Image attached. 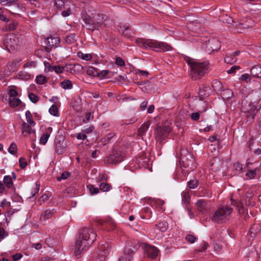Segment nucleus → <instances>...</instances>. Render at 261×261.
<instances>
[{
  "label": "nucleus",
  "mask_w": 261,
  "mask_h": 261,
  "mask_svg": "<svg viewBox=\"0 0 261 261\" xmlns=\"http://www.w3.org/2000/svg\"><path fill=\"white\" fill-rule=\"evenodd\" d=\"M188 186L190 189H195L198 186V181L194 178L188 181Z\"/></svg>",
  "instance_id": "obj_42"
},
{
  "label": "nucleus",
  "mask_w": 261,
  "mask_h": 261,
  "mask_svg": "<svg viewBox=\"0 0 261 261\" xmlns=\"http://www.w3.org/2000/svg\"><path fill=\"white\" fill-rule=\"evenodd\" d=\"M5 45L9 50L15 49L19 44V39L18 37L13 34L7 35L4 41Z\"/></svg>",
  "instance_id": "obj_8"
},
{
  "label": "nucleus",
  "mask_w": 261,
  "mask_h": 261,
  "mask_svg": "<svg viewBox=\"0 0 261 261\" xmlns=\"http://www.w3.org/2000/svg\"><path fill=\"white\" fill-rule=\"evenodd\" d=\"M241 111L246 113V117L248 121H252L257 113L256 107L247 99L242 100Z\"/></svg>",
  "instance_id": "obj_6"
},
{
  "label": "nucleus",
  "mask_w": 261,
  "mask_h": 261,
  "mask_svg": "<svg viewBox=\"0 0 261 261\" xmlns=\"http://www.w3.org/2000/svg\"><path fill=\"white\" fill-rule=\"evenodd\" d=\"M36 83L39 85H42L47 82V78L42 75H39L36 78Z\"/></svg>",
  "instance_id": "obj_33"
},
{
  "label": "nucleus",
  "mask_w": 261,
  "mask_h": 261,
  "mask_svg": "<svg viewBox=\"0 0 261 261\" xmlns=\"http://www.w3.org/2000/svg\"><path fill=\"white\" fill-rule=\"evenodd\" d=\"M233 167L235 169L238 170L239 172H242V166L240 163L238 162L235 163L233 164Z\"/></svg>",
  "instance_id": "obj_63"
},
{
  "label": "nucleus",
  "mask_w": 261,
  "mask_h": 261,
  "mask_svg": "<svg viewBox=\"0 0 261 261\" xmlns=\"http://www.w3.org/2000/svg\"><path fill=\"white\" fill-rule=\"evenodd\" d=\"M221 95L223 99H227L233 96V92L231 90L227 89L223 90Z\"/></svg>",
  "instance_id": "obj_26"
},
{
  "label": "nucleus",
  "mask_w": 261,
  "mask_h": 261,
  "mask_svg": "<svg viewBox=\"0 0 261 261\" xmlns=\"http://www.w3.org/2000/svg\"><path fill=\"white\" fill-rule=\"evenodd\" d=\"M39 189H40V184H39L38 183V182H37L36 183L35 188L34 189V190L32 192V194H33L32 196H34L35 195L37 194L39 191Z\"/></svg>",
  "instance_id": "obj_61"
},
{
  "label": "nucleus",
  "mask_w": 261,
  "mask_h": 261,
  "mask_svg": "<svg viewBox=\"0 0 261 261\" xmlns=\"http://www.w3.org/2000/svg\"><path fill=\"white\" fill-rule=\"evenodd\" d=\"M136 74H140L141 75L144 76H147L149 74V73L147 71L142 70L140 69H136L135 70Z\"/></svg>",
  "instance_id": "obj_52"
},
{
  "label": "nucleus",
  "mask_w": 261,
  "mask_h": 261,
  "mask_svg": "<svg viewBox=\"0 0 261 261\" xmlns=\"http://www.w3.org/2000/svg\"><path fill=\"white\" fill-rule=\"evenodd\" d=\"M17 25V23L16 22H13L9 24L8 30L9 31L14 30Z\"/></svg>",
  "instance_id": "obj_57"
},
{
  "label": "nucleus",
  "mask_w": 261,
  "mask_h": 261,
  "mask_svg": "<svg viewBox=\"0 0 261 261\" xmlns=\"http://www.w3.org/2000/svg\"><path fill=\"white\" fill-rule=\"evenodd\" d=\"M250 73L254 77H261V67L258 65L253 67L250 70Z\"/></svg>",
  "instance_id": "obj_17"
},
{
  "label": "nucleus",
  "mask_w": 261,
  "mask_h": 261,
  "mask_svg": "<svg viewBox=\"0 0 261 261\" xmlns=\"http://www.w3.org/2000/svg\"><path fill=\"white\" fill-rule=\"evenodd\" d=\"M187 63L190 67V76L194 80L200 79L208 72L210 65L207 61L200 62L194 59H189L187 60Z\"/></svg>",
  "instance_id": "obj_2"
},
{
  "label": "nucleus",
  "mask_w": 261,
  "mask_h": 261,
  "mask_svg": "<svg viewBox=\"0 0 261 261\" xmlns=\"http://www.w3.org/2000/svg\"><path fill=\"white\" fill-rule=\"evenodd\" d=\"M165 130L161 127L156 130V138L158 140L162 141L164 139Z\"/></svg>",
  "instance_id": "obj_29"
},
{
  "label": "nucleus",
  "mask_w": 261,
  "mask_h": 261,
  "mask_svg": "<svg viewBox=\"0 0 261 261\" xmlns=\"http://www.w3.org/2000/svg\"><path fill=\"white\" fill-rule=\"evenodd\" d=\"M257 169H255L254 170H249L246 173V175L248 176L250 179L253 178L255 177L256 174Z\"/></svg>",
  "instance_id": "obj_46"
},
{
  "label": "nucleus",
  "mask_w": 261,
  "mask_h": 261,
  "mask_svg": "<svg viewBox=\"0 0 261 261\" xmlns=\"http://www.w3.org/2000/svg\"><path fill=\"white\" fill-rule=\"evenodd\" d=\"M205 89L206 87H203L202 89L200 88L199 95L201 99H203L204 97L206 96V94L205 93Z\"/></svg>",
  "instance_id": "obj_49"
},
{
  "label": "nucleus",
  "mask_w": 261,
  "mask_h": 261,
  "mask_svg": "<svg viewBox=\"0 0 261 261\" xmlns=\"http://www.w3.org/2000/svg\"><path fill=\"white\" fill-rule=\"evenodd\" d=\"M182 201L186 203H189L190 200V196L188 192H184L181 193Z\"/></svg>",
  "instance_id": "obj_40"
},
{
  "label": "nucleus",
  "mask_w": 261,
  "mask_h": 261,
  "mask_svg": "<svg viewBox=\"0 0 261 261\" xmlns=\"http://www.w3.org/2000/svg\"><path fill=\"white\" fill-rule=\"evenodd\" d=\"M115 63L119 67H123L125 65L124 61L121 57L116 58Z\"/></svg>",
  "instance_id": "obj_44"
},
{
  "label": "nucleus",
  "mask_w": 261,
  "mask_h": 261,
  "mask_svg": "<svg viewBox=\"0 0 261 261\" xmlns=\"http://www.w3.org/2000/svg\"><path fill=\"white\" fill-rule=\"evenodd\" d=\"M87 73L88 75L94 77L99 75V72L97 69L92 66H90L88 67L87 70Z\"/></svg>",
  "instance_id": "obj_30"
},
{
  "label": "nucleus",
  "mask_w": 261,
  "mask_h": 261,
  "mask_svg": "<svg viewBox=\"0 0 261 261\" xmlns=\"http://www.w3.org/2000/svg\"><path fill=\"white\" fill-rule=\"evenodd\" d=\"M156 227L161 231L164 232L167 229L168 224L165 221L161 222L156 225Z\"/></svg>",
  "instance_id": "obj_31"
},
{
  "label": "nucleus",
  "mask_w": 261,
  "mask_h": 261,
  "mask_svg": "<svg viewBox=\"0 0 261 261\" xmlns=\"http://www.w3.org/2000/svg\"><path fill=\"white\" fill-rule=\"evenodd\" d=\"M9 104L11 107H16L18 106L21 103V100L16 97L9 98Z\"/></svg>",
  "instance_id": "obj_27"
},
{
  "label": "nucleus",
  "mask_w": 261,
  "mask_h": 261,
  "mask_svg": "<svg viewBox=\"0 0 261 261\" xmlns=\"http://www.w3.org/2000/svg\"><path fill=\"white\" fill-rule=\"evenodd\" d=\"M140 247H142V248L145 250V251L148 255L151 258H155L158 254V250L154 246L140 243L138 247L135 246L134 248L137 249Z\"/></svg>",
  "instance_id": "obj_11"
},
{
  "label": "nucleus",
  "mask_w": 261,
  "mask_h": 261,
  "mask_svg": "<svg viewBox=\"0 0 261 261\" xmlns=\"http://www.w3.org/2000/svg\"><path fill=\"white\" fill-rule=\"evenodd\" d=\"M65 67L60 65L58 66H50L48 68V70L50 71H55L56 73L59 74L63 73L64 71Z\"/></svg>",
  "instance_id": "obj_24"
},
{
  "label": "nucleus",
  "mask_w": 261,
  "mask_h": 261,
  "mask_svg": "<svg viewBox=\"0 0 261 261\" xmlns=\"http://www.w3.org/2000/svg\"><path fill=\"white\" fill-rule=\"evenodd\" d=\"M133 34L132 30L129 29L128 27L124 28V29L122 32V34L123 36L127 37L130 38Z\"/></svg>",
  "instance_id": "obj_37"
},
{
  "label": "nucleus",
  "mask_w": 261,
  "mask_h": 261,
  "mask_svg": "<svg viewBox=\"0 0 261 261\" xmlns=\"http://www.w3.org/2000/svg\"><path fill=\"white\" fill-rule=\"evenodd\" d=\"M8 152L13 155L15 154L17 151V147L15 143H12L8 148Z\"/></svg>",
  "instance_id": "obj_32"
},
{
  "label": "nucleus",
  "mask_w": 261,
  "mask_h": 261,
  "mask_svg": "<svg viewBox=\"0 0 261 261\" xmlns=\"http://www.w3.org/2000/svg\"><path fill=\"white\" fill-rule=\"evenodd\" d=\"M53 215V210H47L41 214L40 217V220L41 221H44L49 218H51Z\"/></svg>",
  "instance_id": "obj_20"
},
{
  "label": "nucleus",
  "mask_w": 261,
  "mask_h": 261,
  "mask_svg": "<svg viewBox=\"0 0 261 261\" xmlns=\"http://www.w3.org/2000/svg\"><path fill=\"white\" fill-rule=\"evenodd\" d=\"M25 118H26V123H28V124L30 125H32L35 126L36 125V122L33 120L32 114L31 112L29 110L25 112Z\"/></svg>",
  "instance_id": "obj_22"
},
{
  "label": "nucleus",
  "mask_w": 261,
  "mask_h": 261,
  "mask_svg": "<svg viewBox=\"0 0 261 261\" xmlns=\"http://www.w3.org/2000/svg\"><path fill=\"white\" fill-rule=\"evenodd\" d=\"M254 23L251 19L247 18L244 22L240 23L239 24V28H250L253 27Z\"/></svg>",
  "instance_id": "obj_21"
},
{
  "label": "nucleus",
  "mask_w": 261,
  "mask_h": 261,
  "mask_svg": "<svg viewBox=\"0 0 261 261\" xmlns=\"http://www.w3.org/2000/svg\"><path fill=\"white\" fill-rule=\"evenodd\" d=\"M65 41L67 43L71 44L75 41V36L74 35H69L66 37Z\"/></svg>",
  "instance_id": "obj_48"
},
{
  "label": "nucleus",
  "mask_w": 261,
  "mask_h": 261,
  "mask_svg": "<svg viewBox=\"0 0 261 261\" xmlns=\"http://www.w3.org/2000/svg\"><path fill=\"white\" fill-rule=\"evenodd\" d=\"M18 78L26 81L31 78V75L25 71H20L18 74Z\"/></svg>",
  "instance_id": "obj_34"
},
{
  "label": "nucleus",
  "mask_w": 261,
  "mask_h": 261,
  "mask_svg": "<svg viewBox=\"0 0 261 261\" xmlns=\"http://www.w3.org/2000/svg\"><path fill=\"white\" fill-rule=\"evenodd\" d=\"M196 239V237L191 234H188L186 237V240L190 243H194Z\"/></svg>",
  "instance_id": "obj_43"
},
{
  "label": "nucleus",
  "mask_w": 261,
  "mask_h": 261,
  "mask_svg": "<svg viewBox=\"0 0 261 261\" xmlns=\"http://www.w3.org/2000/svg\"><path fill=\"white\" fill-rule=\"evenodd\" d=\"M78 56L82 59L86 61H89L92 59V56L90 54H84L83 53H79Z\"/></svg>",
  "instance_id": "obj_39"
},
{
  "label": "nucleus",
  "mask_w": 261,
  "mask_h": 261,
  "mask_svg": "<svg viewBox=\"0 0 261 261\" xmlns=\"http://www.w3.org/2000/svg\"><path fill=\"white\" fill-rule=\"evenodd\" d=\"M16 63L14 62H9L4 68V70L0 72V79H3L6 77L9 76L11 73L14 72L15 69Z\"/></svg>",
  "instance_id": "obj_12"
},
{
  "label": "nucleus",
  "mask_w": 261,
  "mask_h": 261,
  "mask_svg": "<svg viewBox=\"0 0 261 261\" xmlns=\"http://www.w3.org/2000/svg\"><path fill=\"white\" fill-rule=\"evenodd\" d=\"M240 80L247 82L248 81H250L249 75L247 73L241 75V76L240 78Z\"/></svg>",
  "instance_id": "obj_58"
},
{
  "label": "nucleus",
  "mask_w": 261,
  "mask_h": 261,
  "mask_svg": "<svg viewBox=\"0 0 261 261\" xmlns=\"http://www.w3.org/2000/svg\"><path fill=\"white\" fill-rule=\"evenodd\" d=\"M47 43L51 48L56 47L57 45L60 43V39L58 37H50L47 38Z\"/></svg>",
  "instance_id": "obj_15"
},
{
  "label": "nucleus",
  "mask_w": 261,
  "mask_h": 261,
  "mask_svg": "<svg viewBox=\"0 0 261 261\" xmlns=\"http://www.w3.org/2000/svg\"><path fill=\"white\" fill-rule=\"evenodd\" d=\"M100 189L103 192H108L111 188V185L106 182H101L99 186Z\"/></svg>",
  "instance_id": "obj_35"
},
{
  "label": "nucleus",
  "mask_w": 261,
  "mask_h": 261,
  "mask_svg": "<svg viewBox=\"0 0 261 261\" xmlns=\"http://www.w3.org/2000/svg\"><path fill=\"white\" fill-rule=\"evenodd\" d=\"M232 212V209L228 206H223L218 208L212 217L213 222L222 224L226 222Z\"/></svg>",
  "instance_id": "obj_5"
},
{
  "label": "nucleus",
  "mask_w": 261,
  "mask_h": 261,
  "mask_svg": "<svg viewBox=\"0 0 261 261\" xmlns=\"http://www.w3.org/2000/svg\"><path fill=\"white\" fill-rule=\"evenodd\" d=\"M76 138L79 140H85L87 138V136L84 133H79L77 136Z\"/></svg>",
  "instance_id": "obj_64"
},
{
  "label": "nucleus",
  "mask_w": 261,
  "mask_h": 261,
  "mask_svg": "<svg viewBox=\"0 0 261 261\" xmlns=\"http://www.w3.org/2000/svg\"><path fill=\"white\" fill-rule=\"evenodd\" d=\"M144 212L146 214L147 216L151 218L152 216V211L151 208L149 207H146L144 208Z\"/></svg>",
  "instance_id": "obj_54"
},
{
  "label": "nucleus",
  "mask_w": 261,
  "mask_h": 261,
  "mask_svg": "<svg viewBox=\"0 0 261 261\" xmlns=\"http://www.w3.org/2000/svg\"><path fill=\"white\" fill-rule=\"evenodd\" d=\"M111 246L108 243L105 245H101L100 247V250H101L102 255L106 256L108 255L111 251Z\"/></svg>",
  "instance_id": "obj_25"
},
{
  "label": "nucleus",
  "mask_w": 261,
  "mask_h": 261,
  "mask_svg": "<svg viewBox=\"0 0 261 261\" xmlns=\"http://www.w3.org/2000/svg\"><path fill=\"white\" fill-rule=\"evenodd\" d=\"M4 183L8 189L11 188L13 186L12 177L10 175H6L4 177Z\"/></svg>",
  "instance_id": "obj_23"
},
{
  "label": "nucleus",
  "mask_w": 261,
  "mask_h": 261,
  "mask_svg": "<svg viewBox=\"0 0 261 261\" xmlns=\"http://www.w3.org/2000/svg\"><path fill=\"white\" fill-rule=\"evenodd\" d=\"M3 6H11L9 11L13 14H17V12L24 10V7L18 0H0Z\"/></svg>",
  "instance_id": "obj_7"
},
{
  "label": "nucleus",
  "mask_w": 261,
  "mask_h": 261,
  "mask_svg": "<svg viewBox=\"0 0 261 261\" xmlns=\"http://www.w3.org/2000/svg\"><path fill=\"white\" fill-rule=\"evenodd\" d=\"M71 14V10L70 8L67 9V10H64L62 12V15L63 17H67L69 16Z\"/></svg>",
  "instance_id": "obj_59"
},
{
  "label": "nucleus",
  "mask_w": 261,
  "mask_h": 261,
  "mask_svg": "<svg viewBox=\"0 0 261 261\" xmlns=\"http://www.w3.org/2000/svg\"><path fill=\"white\" fill-rule=\"evenodd\" d=\"M139 163L141 165H144L145 164H147L149 162L148 158H145L143 159L142 158H140L138 160Z\"/></svg>",
  "instance_id": "obj_60"
},
{
  "label": "nucleus",
  "mask_w": 261,
  "mask_h": 261,
  "mask_svg": "<svg viewBox=\"0 0 261 261\" xmlns=\"http://www.w3.org/2000/svg\"><path fill=\"white\" fill-rule=\"evenodd\" d=\"M18 93L16 90L13 89H10L9 91V98L17 96Z\"/></svg>",
  "instance_id": "obj_50"
},
{
  "label": "nucleus",
  "mask_w": 261,
  "mask_h": 261,
  "mask_svg": "<svg viewBox=\"0 0 261 261\" xmlns=\"http://www.w3.org/2000/svg\"><path fill=\"white\" fill-rule=\"evenodd\" d=\"M53 130V128L51 127H47L46 130L45 132L43 133L42 136H41L40 140H39V143L40 144L42 145H45L47 143L48 139L50 135V134L51 133Z\"/></svg>",
  "instance_id": "obj_14"
},
{
  "label": "nucleus",
  "mask_w": 261,
  "mask_h": 261,
  "mask_svg": "<svg viewBox=\"0 0 261 261\" xmlns=\"http://www.w3.org/2000/svg\"><path fill=\"white\" fill-rule=\"evenodd\" d=\"M30 100L33 103H36L39 100V98L35 94L30 93L29 94Z\"/></svg>",
  "instance_id": "obj_45"
},
{
  "label": "nucleus",
  "mask_w": 261,
  "mask_h": 261,
  "mask_svg": "<svg viewBox=\"0 0 261 261\" xmlns=\"http://www.w3.org/2000/svg\"><path fill=\"white\" fill-rule=\"evenodd\" d=\"M19 165L21 168L24 169L27 165L26 160L24 158H20L19 160Z\"/></svg>",
  "instance_id": "obj_53"
},
{
  "label": "nucleus",
  "mask_w": 261,
  "mask_h": 261,
  "mask_svg": "<svg viewBox=\"0 0 261 261\" xmlns=\"http://www.w3.org/2000/svg\"><path fill=\"white\" fill-rule=\"evenodd\" d=\"M87 188L91 195L96 194L99 192L98 188L94 187L92 185H88Z\"/></svg>",
  "instance_id": "obj_41"
},
{
  "label": "nucleus",
  "mask_w": 261,
  "mask_h": 261,
  "mask_svg": "<svg viewBox=\"0 0 261 261\" xmlns=\"http://www.w3.org/2000/svg\"><path fill=\"white\" fill-rule=\"evenodd\" d=\"M231 205H233V206L237 207L238 209L239 213L240 214H243L244 213V204L242 202V201L239 200L237 201L235 200H233L232 199H231Z\"/></svg>",
  "instance_id": "obj_16"
},
{
  "label": "nucleus",
  "mask_w": 261,
  "mask_h": 261,
  "mask_svg": "<svg viewBox=\"0 0 261 261\" xmlns=\"http://www.w3.org/2000/svg\"><path fill=\"white\" fill-rule=\"evenodd\" d=\"M212 86L214 91L221 93L223 91L222 83L217 80H214L212 83Z\"/></svg>",
  "instance_id": "obj_19"
},
{
  "label": "nucleus",
  "mask_w": 261,
  "mask_h": 261,
  "mask_svg": "<svg viewBox=\"0 0 261 261\" xmlns=\"http://www.w3.org/2000/svg\"><path fill=\"white\" fill-rule=\"evenodd\" d=\"M70 175V173L68 172H64L62 173L60 176L57 177L58 181H61L62 179H65L67 178Z\"/></svg>",
  "instance_id": "obj_47"
},
{
  "label": "nucleus",
  "mask_w": 261,
  "mask_h": 261,
  "mask_svg": "<svg viewBox=\"0 0 261 261\" xmlns=\"http://www.w3.org/2000/svg\"><path fill=\"white\" fill-rule=\"evenodd\" d=\"M197 211L202 214L208 212L209 206L207 201L204 199H199L196 203Z\"/></svg>",
  "instance_id": "obj_13"
},
{
  "label": "nucleus",
  "mask_w": 261,
  "mask_h": 261,
  "mask_svg": "<svg viewBox=\"0 0 261 261\" xmlns=\"http://www.w3.org/2000/svg\"><path fill=\"white\" fill-rule=\"evenodd\" d=\"M150 126L149 122L147 121L144 123L140 128H139L138 134L139 136L142 137L148 129Z\"/></svg>",
  "instance_id": "obj_18"
},
{
  "label": "nucleus",
  "mask_w": 261,
  "mask_h": 261,
  "mask_svg": "<svg viewBox=\"0 0 261 261\" xmlns=\"http://www.w3.org/2000/svg\"><path fill=\"white\" fill-rule=\"evenodd\" d=\"M96 232L93 229L89 228L82 229L75 244L74 250L75 255L78 256L87 251L90 245L96 240Z\"/></svg>",
  "instance_id": "obj_1"
},
{
  "label": "nucleus",
  "mask_w": 261,
  "mask_h": 261,
  "mask_svg": "<svg viewBox=\"0 0 261 261\" xmlns=\"http://www.w3.org/2000/svg\"><path fill=\"white\" fill-rule=\"evenodd\" d=\"M22 257V254L21 253H16L12 256V259L14 261H17L21 259Z\"/></svg>",
  "instance_id": "obj_62"
},
{
  "label": "nucleus",
  "mask_w": 261,
  "mask_h": 261,
  "mask_svg": "<svg viewBox=\"0 0 261 261\" xmlns=\"http://www.w3.org/2000/svg\"><path fill=\"white\" fill-rule=\"evenodd\" d=\"M21 133L23 137H29L32 140L36 139V130L34 126L26 123L25 121L21 124Z\"/></svg>",
  "instance_id": "obj_9"
},
{
  "label": "nucleus",
  "mask_w": 261,
  "mask_h": 261,
  "mask_svg": "<svg viewBox=\"0 0 261 261\" xmlns=\"http://www.w3.org/2000/svg\"><path fill=\"white\" fill-rule=\"evenodd\" d=\"M54 6L58 10H61L64 6V3L63 0H54Z\"/></svg>",
  "instance_id": "obj_36"
},
{
  "label": "nucleus",
  "mask_w": 261,
  "mask_h": 261,
  "mask_svg": "<svg viewBox=\"0 0 261 261\" xmlns=\"http://www.w3.org/2000/svg\"><path fill=\"white\" fill-rule=\"evenodd\" d=\"M61 86L64 89H71L72 88V84L70 80H65L61 83Z\"/></svg>",
  "instance_id": "obj_28"
},
{
  "label": "nucleus",
  "mask_w": 261,
  "mask_h": 261,
  "mask_svg": "<svg viewBox=\"0 0 261 261\" xmlns=\"http://www.w3.org/2000/svg\"><path fill=\"white\" fill-rule=\"evenodd\" d=\"M240 69V67L239 66H233L229 70H227V72L228 74H231L234 73L236 70Z\"/></svg>",
  "instance_id": "obj_55"
},
{
  "label": "nucleus",
  "mask_w": 261,
  "mask_h": 261,
  "mask_svg": "<svg viewBox=\"0 0 261 261\" xmlns=\"http://www.w3.org/2000/svg\"><path fill=\"white\" fill-rule=\"evenodd\" d=\"M138 45L145 49H149L156 51H166L172 49V47L166 42H159L153 39L138 38L136 40Z\"/></svg>",
  "instance_id": "obj_3"
},
{
  "label": "nucleus",
  "mask_w": 261,
  "mask_h": 261,
  "mask_svg": "<svg viewBox=\"0 0 261 261\" xmlns=\"http://www.w3.org/2000/svg\"><path fill=\"white\" fill-rule=\"evenodd\" d=\"M125 157L124 153L120 151H114L107 159L108 163L116 164L124 160Z\"/></svg>",
  "instance_id": "obj_10"
},
{
  "label": "nucleus",
  "mask_w": 261,
  "mask_h": 261,
  "mask_svg": "<svg viewBox=\"0 0 261 261\" xmlns=\"http://www.w3.org/2000/svg\"><path fill=\"white\" fill-rule=\"evenodd\" d=\"M7 236L6 232L4 228L0 227V241L4 239Z\"/></svg>",
  "instance_id": "obj_51"
},
{
  "label": "nucleus",
  "mask_w": 261,
  "mask_h": 261,
  "mask_svg": "<svg viewBox=\"0 0 261 261\" xmlns=\"http://www.w3.org/2000/svg\"><path fill=\"white\" fill-rule=\"evenodd\" d=\"M94 19L96 21L95 22H93L91 17L88 15H85L83 17V20L88 30L93 31L96 30H98L103 26L105 27L106 25L105 22L107 19V16L106 15L99 14Z\"/></svg>",
  "instance_id": "obj_4"
},
{
  "label": "nucleus",
  "mask_w": 261,
  "mask_h": 261,
  "mask_svg": "<svg viewBox=\"0 0 261 261\" xmlns=\"http://www.w3.org/2000/svg\"><path fill=\"white\" fill-rule=\"evenodd\" d=\"M191 118L194 121L198 120L200 118V114L198 112L193 113L191 114Z\"/></svg>",
  "instance_id": "obj_56"
},
{
  "label": "nucleus",
  "mask_w": 261,
  "mask_h": 261,
  "mask_svg": "<svg viewBox=\"0 0 261 261\" xmlns=\"http://www.w3.org/2000/svg\"><path fill=\"white\" fill-rule=\"evenodd\" d=\"M49 113L55 116H59L58 109L56 105H52L49 109Z\"/></svg>",
  "instance_id": "obj_38"
}]
</instances>
